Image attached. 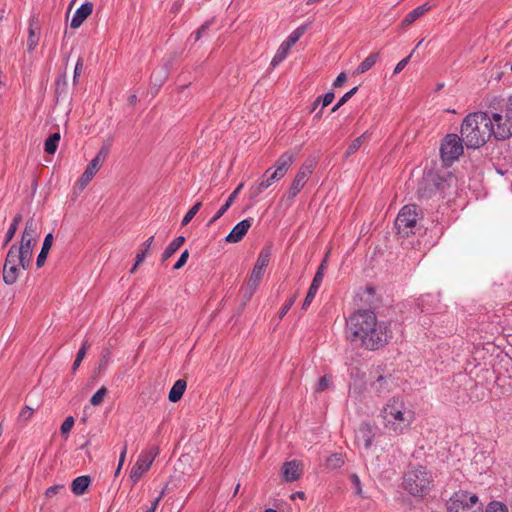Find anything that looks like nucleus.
Instances as JSON below:
<instances>
[{"label": "nucleus", "instance_id": "obj_50", "mask_svg": "<svg viewBox=\"0 0 512 512\" xmlns=\"http://www.w3.org/2000/svg\"><path fill=\"white\" fill-rule=\"evenodd\" d=\"M74 426V418L72 416L67 417L61 425V433L68 434Z\"/></svg>", "mask_w": 512, "mask_h": 512}, {"label": "nucleus", "instance_id": "obj_19", "mask_svg": "<svg viewBox=\"0 0 512 512\" xmlns=\"http://www.w3.org/2000/svg\"><path fill=\"white\" fill-rule=\"evenodd\" d=\"M93 4L91 2L83 3L74 13L71 20V27L78 28L86 20V18L92 13Z\"/></svg>", "mask_w": 512, "mask_h": 512}, {"label": "nucleus", "instance_id": "obj_52", "mask_svg": "<svg viewBox=\"0 0 512 512\" xmlns=\"http://www.w3.org/2000/svg\"><path fill=\"white\" fill-rule=\"evenodd\" d=\"M126 454H127V444L125 443L123 445V448H122L121 453H120L118 466H117V468L115 470V476H118L120 474V471L122 469V466H123L125 458H126Z\"/></svg>", "mask_w": 512, "mask_h": 512}, {"label": "nucleus", "instance_id": "obj_33", "mask_svg": "<svg viewBox=\"0 0 512 512\" xmlns=\"http://www.w3.org/2000/svg\"><path fill=\"white\" fill-rule=\"evenodd\" d=\"M367 139V134L366 133H363L361 136L357 137L356 139H354L351 144L348 146L346 152H345V155L344 157L345 158H349L351 155H353L354 153H356L359 148L363 145V143L366 141Z\"/></svg>", "mask_w": 512, "mask_h": 512}, {"label": "nucleus", "instance_id": "obj_13", "mask_svg": "<svg viewBox=\"0 0 512 512\" xmlns=\"http://www.w3.org/2000/svg\"><path fill=\"white\" fill-rule=\"evenodd\" d=\"M494 131L493 136L498 140H505L512 136V115H508V110H505V114L493 113L490 117Z\"/></svg>", "mask_w": 512, "mask_h": 512}, {"label": "nucleus", "instance_id": "obj_30", "mask_svg": "<svg viewBox=\"0 0 512 512\" xmlns=\"http://www.w3.org/2000/svg\"><path fill=\"white\" fill-rule=\"evenodd\" d=\"M291 49V46L283 41L279 48L277 49L274 57L272 58V61L270 65L272 67L278 66L288 55L289 50Z\"/></svg>", "mask_w": 512, "mask_h": 512}, {"label": "nucleus", "instance_id": "obj_21", "mask_svg": "<svg viewBox=\"0 0 512 512\" xmlns=\"http://www.w3.org/2000/svg\"><path fill=\"white\" fill-rule=\"evenodd\" d=\"M391 384H392V378L390 375L389 376L380 375L371 384V387L378 396H382L390 391Z\"/></svg>", "mask_w": 512, "mask_h": 512}, {"label": "nucleus", "instance_id": "obj_14", "mask_svg": "<svg viewBox=\"0 0 512 512\" xmlns=\"http://www.w3.org/2000/svg\"><path fill=\"white\" fill-rule=\"evenodd\" d=\"M157 454L158 449L153 448L149 452L139 455L130 472V478L133 483H137L143 474L149 470Z\"/></svg>", "mask_w": 512, "mask_h": 512}, {"label": "nucleus", "instance_id": "obj_29", "mask_svg": "<svg viewBox=\"0 0 512 512\" xmlns=\"http://www.w3.org/2000/svg\"><path fill=\"white\" fill-rule=\"evenodd\" d=\"M185 242L184 236L175 238L164 250L162 254V261L169 259Z\"/></svg>", "mask_w": 512, "mask_h": 512}, {"label": "nucleus", "instance_id": "obj_3", "mask_svg": "<svg viewBox=\"0 0 512 512\" xmlns=\"http://www.w3.org/2000/svg\"><path fill=\"white\" fill-rule=\"evenodd\" d=\"M493 122L487 112L468 114L461 125V136L467 148H479L492 136Z\"/></svg>", "mask_w": 512, "mask_h": 512}, {"label": "nucleus", "instance_id": "obj_12", "mask_svg": "<svg viewBox=\"0 0 512 512\" xmlns=\"http://www.w3.org/2000/svg\"><path fill=\"white\" fill-rule=\"evenodd\" d=\"M35 244V240L22 237L19 246L13 244L8 250L9 252H14V255L17 256L19 265L23 270H27L30 267Z\"/></svg>", "mask_w": 512, "mask_h": 512}, {"label": "nucleus", "instance_id": "obj_47", "mask_svg": "<svg viewBox=\"0 0 512 512\" xmlns=\"http://www.w3.org/2000/svg\"><path fill=\"white\" fill-rule=\"evenodd\" d=\"M110 363V351L105 349L102 351L101 358L99 361V370L105 369Z\"/></svg>", "mask_w": 512, "mask_h": 512}, {"label": "nucleus", "instance_id": "obj_53", "mask_svg": "<svg viewBox=\"0 0 512 512\" xmlns=\"http://www.w3.org/2000/svg\"><path fill=\"white\" fill-rule=\"evenodd\" d=\"M188 257H189L188 250L183 251L182 254L180 255L179 259L175 263L173 269L178 270V269L182 268L186 264Z\"/></svg>", "mask_w": 512, "mask_h": 512}, {"label": "nucleus", "instance_id": "obj_43", "mask_svg": "<svg viewBox=\"0 0 512 512\" xmlns=\"http://www.w3.org/2000/svg\"><path fill=\"white\" fill-rule=\"evenodd\" d=\"M107 394V389L101 387L90 399V403L94 406L100 405Z\"/></svg>", "mask_w": 512, "mask_h": 512}, {"label": "nucleus", "instance_id": "obj_64", "mask_svg": "<svg viewBox=\"0 0 512 512\" xmlns=\"http://www.w3.org/2000/svg\"><path fill=\"white\" fill-rule=\"evenodd\" d=\"M296 497H299L301 499L305 498V493L302 491H297L294 494L291 495V499H295Z\"/></svg>", "mask_w": 512, "mask_h": 512}, {"label": "nucleus", "instance_id": "obj_54", "mask_svg": "<svg viewBox=\"0 0 512 512\" xmlns=\"http://www.w3.org/2000/svg\"><path fill=\"white\" fill-rule=\"evenodd\" d=\"M411 56L412 53H410L406 58L402 59L400 62L397 63V65L394 68V74L400 73L407 66Z\"/></svg>", "mask_w": 512, "mask_h": 512}, {"label": "nucleus", "instance_id": "obj_24", "mask_svg": "<svg viewBox=\"0 0 512 512\" xmlns=\"http://www.w3.org/2000/svg\"><path fill=\"white\" fill-rule=\"evenodd\" d=\"M53 243V235L51 233H48L43 241L42 248L40 253L38 254L36 265L38 268L42 267L47 259V255L49 253V250L52 247Z\"/></svg>", "mask_w": 512, "mask_h": 512}, {"label": "nucleus", "instance_id": "obj_37", "mask_svg": "<svg viewBox=\"0 0 512 512\" xmlns=\"http://www.w3.org/2000/svg\"><path fill=\"white\" fill-rule=\"evenodd\" d=\"M202 206V203L200 201L196 202L185 214L181 221L182 226H186L190 221L194 218V216L198 213Z\"/></svg>", "mask_w": 512, "mask_h": 512}, {"label": "nucleus", "instance_id": "obj_20", "mask_svg": "<svg viewBox=\"0 0 512 512\" xmlns=\"http://www.w3.org/2000/svg\"><path fill=\"white\" fill-rule=\"evenodd\" d=\"M244 184L240 183L237 188L229 195L225 203L219 208L215 215L208 221L207 226L214 224L219 218H221L226 211L231 207L238 193L242 190Z\"/></svg>", "mask_w": 512, "mask_h": 512}, {"label": "nucleus", "instance_id": "obj_45", "mask_svg": "<svg viewBox=\"0 0 512 512\" xmlns=\"http://www.w3.org/2000/svg\"><path fill=\"white\" fill-rule=\"evenodd\" d=\"M485 512H508L507 506L499 501H492L488 504Z\"/></svg>", "mask_w": 512, "mask_h": 512}, {"label": "nucleus", "instance_id": "obj_51", "mask_svg": "<svg viewBox=\"0 0 512 512\" xmlns=\"http://www.w3.org/2000/svg\"><path fill=\"white\" fill-rule=\"evenodd\" d=\"M295 301H296V295L292 296L289 300H287V302L282 306V308L279 312L280 319L283 318L288 313V311L293 306Z\"/></svg>", "mask_w": 512, "mask_h": 512}, {"label": "nucleus", "instance_id": "obj_17", "mask_svg": "<svg viewBox=\"0 0 512 512\" xmlns=\"http://www.w3.org/2000/svg\"><path fill=\"white\" fill-rule=\"evenodd\" d=\"M374 437V428L367 422L361 423L355 434L356 442L358 444H363L365 449H369L371 447Z\"/></svg>", "mask_w": 512, "mask_h": 512}, {"label": "nucleus", "instance_id": "obj_39", "mask_svg": "<svg viewBox=\"0 0 512 512\" xmlns=\"http://www.w3.org/2000/svg\"><path fill=\"white\" fill-rule=\"evenodd\" d=\"M33 413H34L33 408H31L30 406H25L20 411L17 421L21 424H26L33 416Z\"/></svg>", "mask_w": 512, "mask_h": 512}, {"label": "nucleus", "instance_id": "obj_61", "mask_svg": "<svg viewBox=\"0 0 512 512\" xmlns=\"http://www.w3.org/2000/svg\"><path fill=\"white\" fill-rule=\"evenodd\" d=\"M208 28V23L203 24L200 29L196 33V40H198L201 37V34Z\"/></svg>", "mask_w": 512, "mask_h": 512}, {"label": "nucleus", "instance_id": "obj_38", "mask_svg": "<svg viewBox=\"0 0 512 512\" xmlns=\"http://www.w3.org/2000/svg\"><path fill=\"white\" fill-rule=\"evenodd\" d=\"M306 30V26L296 28L285 40L291 47L301 38Z\"/></svg>", "mask_w": 512, "mask_h": 512}, {"label": "nucleus", "instance_id": "obj_60", "mask_svg": "<svg viewBox=\"0 0 512 512\" xmlns=\"http://www.w3.org/2000/svg\"><path fill=\"white\" fill-rule=\"evenodd\" d=\"M161 498H162V494H161V495H159V496H158V497L153 501V503H152L151 507H150V508H148L145 512H155L156 508H157V507H158V505H159V502H160Z\"/></svg>", "mask_w": 512, "mask_h": 512}, {"label": "nucleus", "instance_id": "obj_63", "mask_svg": "<svg viewBox=\"0 0 512 512\" xmlns=\"http://www.w3.org/2000/svg\"><path fill=\"white\" fill-rule=\"evenodd\" d=\"M506 109L508 110V115H512V94L508 98V103H507Z\"/></svg>", "mask_w": 512, "mask_h": 512}, {"label": "nucleus", "instance_id": "obj_55", "mask_svg": "<svg viewBox=\"0 0 512 512\" xmlns=\"http://www.w3.org/2000/svg\"><path fill=\"white\" fill-rule=\"evenodd\" d=\"M350 478H351L352 485L355 489V493L357 495H361L362 489H361V482H360L359 477L356 474H352Z\"/></svg>", "mask_w": 512, "mask_h": 512}, {"label": "nucleus", "instance_id": "obj_41", "mask_svg": "<svg viewBox=\"0 0 512 512\" xmlns=\"http://www.w3.org/2000/svg\"><path fill=\"white\" fill-rule=\"evenodd\" d=\"M358 90V87H353L351 90L346 92L334 105L332 108V112L337 111L341 106H343Z\"/></svg>", "mask_w": 512, "mask_h": 512}, {"label": "nucleus", "instance_id": "obj_59", "mask_svg": "<svg viewBox=\"0 0 512 512\" xmlns=\"http://www.w3.org/2000/svg\"><path fill=\"white\" fill-rule=\"evenodd\" d=\"M346 81V74L344 72L340 73L337 78L333 82L334 87H340Z\"/></svg>", "mask_w": 512, "mask_h": 512}, {"label": "nucleus", "instance_id": "obj_58", "mask_svg": "<svg viewBox=\"0 0 512 512\" xmlns=\"http://www.w3.org/2000/svg\"><path fill=\"white\" fill-rule=\"evenodd\" d=\"M334 93L328 92L324 96H321L322 107L330 105L334 100Z\"/></svg>", "mask_w": 512, "mask_h": 512}, {"label": "nucleus", "instance_id": "obj_9", "mask_svg": "<svg viewBox=\"0 0 512 512\" xmlns=\"http://www.w3.org/2000/svg\"><path fill=\"white\" fill-rule=\"evenodd\" d=\"M452 181H454L452 175H448L447 178L440 175H429L419 184L417 192L421 198H429L437 191L443 193Z\"/></svg>", "mask_w": 512, "mask_h": 512}, {"label": "nucleus", "instance_id": "obj_8", "mask_svg": "<svg viewBox=\"0 0 512 512\" xmlns=\"http://www.w3.org/2000/svg\"><path fill=\"white\" fill-rule=\"evenodd\" d=\"M271 258V248L270 247H264L256 260V263L252 269L250 278L248 280L247 286H246V294L248 298L252 296V294L256 291L258 288L260 281L263 278L264 271L266 267L268 266Z\"/></svg>", "mask_w": 512, "mask_h": 512}, {"label": "nucleus", "instance_id": "obj_32", "mask_svg": "<svg viewBox=\"0 0 512 512\" xmlns=\"http://www.w3.org/2000/svg\"><path fill=\"white\" fill-rule=\"evenodd\" d=\"M378 53H372L370 54L365 60H363L359 66L356 69V72L358 74L365 73L366 71L370 70L374 64L376 63L378 59Z\"/></svg>", "mask_w": 512, "mask_h": 512}, {"label": "nucleus", "instance_id": "obj_5", "mask_svg": "<svg viewBox=\"0 0 512 512\" xmlns=\"http://www.w3.org/2000/svg\"><path fill=\"white\" fill-rule=\"evenodd\" d=\"M294 161V155L290 153H284L282 154L275 163V169L272 170V168H268L264 174L262 175L261 179L258 181L257 184L253 185L250 188L251 196L257 197L259 196L264 190L269 188L273 183L281 180L287 171L289 170L290 166L292 165Z\"/></svg>", "mask_w": 512, "mask_h": 512}, {"label": "nucleus", "instance_id": "obj_42", "mask_svg": "<svg viewBox=\"0 0 512 512\" xmlns=\"http://www.w3.org/2000/svg\"><path fill=\"white\" fill-rule=\"evenodd\" d=\"M319 287L311 284L310 287H309V290L307 292V295L304 299V302H303V305H302V309H307V307L311 304V302L313 301L317 291H318Z\"/></svg>", "mask_w": 512, "mask_h": 512}, {"label": "nucleus", "instance_id": "obj_31", "mask_svg": "<svg viewBox=\"0 0 512 512\" xmlns=\"http://www.w3.org/2000/svg\"><path fill=\"white\" fill-rule=\"evenodd\" d=\"M61 139L60 133L51 134L45 141L44 150L47 154L53 155L58 147V143Z\"/></svg>", "mask_w": 512, "mask_h": 512}, {"label": "nucleus", "instance_id": "obj_15", "mask_svg": "<svg viewBox=\"0 0 512 512\" xmlns=\"http://www.w3.org/2000/svg\"><path fill=\"white\" fill-rule=\"evenodd\" d=\"M20 268L22 267L19 265V259L17 256L14 255V252L8 251L3 267L4 283L7 285H13L20 275Z\"/></svg>", "mask_w": 512, "mask_h": 512}, {"label": "nucleus", "instance_id": "obj_2", "mask_svg": "<svg viewBox=\"0 0 512 512\" xmlns=\"http://www.w3.org/2000/svg\"><path fill=\"white\" fill-rule=\"evenodd\" d=\"M384 428L399 436L410 429L415 420V412L401 396L391 397L380 411Z\"/></svg>", "mask_w": 512, "mask_h": 512}, {"label": "nucleus", "instance_id": "obj_46", "mask_svg": "<svg viewBox=\"0 0 512 512\" xmlns=\"http://www.w3.org/2000/svg\"><path fill=\"white\" fill-rule=\"evenodd\" d=\"M325 262L326 260H324L321 265L319 266L314 278H313V281L311 284L317 286V287H320L322 281H323V278H324V269H325Z\"/></svg>", "mask_w": 512, "mask_h": 512}, {"label": "nucleus", "instance_id": "obj_18", "mask_svg": "<svg viewBox=\"0 0 512 512\" xmlns=\"http://www.w3.org/2000/svg\"><path fill=\"white\" fill-rule=\"evenodd\" d=\"M282 476L286 482H293L302 475V464L297 460L285 462L281 469Z\"/></svg>", "mask_w": 512, "mask_h": 512}, {"label": "nucleus", "instance_id": "obj_49", "mask_svg": "<svg viewBox=\"0 0 512 512\" xmlns=\"http://www.w3.org/2000/svg\"><path fill=\"white\" fill-rule=\"evenodd\" d=\"M37 44H38V37L34 33V30L32 28H29V37H28V40H27L28 50L29 51L34 50L35 47L37 46Z\"/></svg>", "mask_w": 512, "mask_h": 512}, {"label": "nucleus", "instance_id": "obj_1", "mask_svg": "<svg viewBox=\"0 0 512 512\" xmlns=\"http://www.w3.org/2000/svg\"><path fill=\"white\" fill-rule=\"evenodd\" d=\"M346 334L351 343L367 350L383 347L391 338L385 322H379L371 310H359L346 321Z\"/></svg>", "mask_w": 512, "mask_h": 512}, {"label": "nucleus", "instance_id": "obj_23", "mask_svg": "<svg viewBox=\"0 0 512 512\" xmlns=\"http://www.w3.org/2000/svg\"><path fill=\"white\" fill-rule=\"evenodd\" d=\"M431 6L428 3L416 7L414 10L409 12L402 21L403 26H409L415 22L419 17L424 15L425 12L430 10Z\"/></svg>", "mask_w": 512, "mask_h": 512}, {"label": "nucleus", "instance_id": "obj_40", "mask_svg": "<svg viewBox=\"0 0 512 512\" xmlns=\"http://www.w3.org/2000/svg\"><path fill=\"white\" fill-rule=\"evenodd\" d=\"M110 151V145L104 144L100 150L98 151L97 155L92 159L94 162H97L100 166H102L103 162L106 160L108 154Z\"/></svg>", "mask_w": 512, "mask_h": 512}, {"label": "nucleus", "instance_id": "obj_57", "mask_svg": "<svg viewBox=\"0 0 512 512\" xmlns=\"http://www.w3.org/2000/svg\"><path fill=\"white\" fill-rule=\"evenodd\" d=\"M83 69V59L80 57L78 58L75 69H74V75H73V82L76 83L77 78L80 76Z\"/></svg>", "mask_w": 512, "mask_h": 512}, {"label": "nucleus", "instance_id": "obj_36", "mask_svg": "<svg viewBox=\"0 0 512 512\" xmlns=\"http://www.w3.org/2000/svg\"><path fill=\"white\" fill-rule=\"evenodd\" d=\"M90 347V344L88 343V341H85L83 342L82 346L80 347L78 353H77V356H76V359L72 365V370L73 371H76L77 368L80 366L82 360L84 359L86 353H87V350L89 349Z\"/></svg>", "mask_w": 512, "mask_h": 512}, {"label": "nucleus", "instance_id": "obj_28", "mask_svg": "<svg viewBox=\"0 0 512 512\" xmlns=\"http://www.w3.org/2000/svg\"><path fill=\"white\" fill-rule=\"evenodd\" d=\"M168 77V68L166 65L156 68L151 74V83L156 87H161Z\"/></svg>", "mask_w": 512, "mask_h": 512}, {"label": "nucleus", "instance_id": "obj_22", "mask_svg": "<svg viewBox=\"0 0 512 512\" xmlns=\"http://www.w3.org/2000/svg\"><path fill=\"white\" fill-rule=\"evenodd\" d=\"M90 483L91 478L89 476H78L72 481L71 490L77 496L83 495Z\"/></svg>", "mask_w": 512, "mask_h": 512}, {"label": "nucleus", "instance_id": "obj_6", "mask_svg": "<svg viewBox=\"0 0 512 512\" xmlns=\"http://www.w3.org/2000/svg\"><path fill=\"white\" fill-rule=\"evenodd\" d=\"M419 209L414 204L405 205L399 211L395 228L401 237H408L415 234L418 229Z\"/></svg>", "mask_w": 512, "mask_h": 512}, {"label": "nucleus", "instance_id": "obj_62", "mask_svg": "<svg viewBox=\"0 0 512 512\" xmlns=\"http://www.w3.org/2000/svg\"><path fill=\"white\" fill-rule=\"evenodd\" d=\"M153 240H154V236H151L150 238H148L145 243H144V250H149L152 243H153Z\"/></svg>", "mask_w": 512, "mask_h": 512}, {"label": "nucleus", "instance_id": "obj_35", "mask_svg": "<svg viewBox=\"0 0 512 512\" xmlns=\"http://www.w3.org/2000/svg\"><path fill=\"white\" fill-rule=\"evenodd\" d=\"M344 464V457L340 453H335L330 455L327 458L326 465L329 469H337L343 466Z\"/></svg>", "mask_w": 512, "mask_h": 512}, {"label": "nucleus", "instance_id": "obj_48", "mask_svg": "<svg viewBox=\"0 0 512 512\" xmlns=\"http://www.w3.org/2000/svg\"><path fill=\"white\" fill-rule=\"evenodd\" d=\"M62 491H65V486L63 484H57L47 488L45 495L48 498H52L53 496Z\"/></svg>", "mask_w": 512, "mask_h": 512}, {"label": "nucleus", "instance_id": "obj_44", "mask_svg": "<svg viewBox=\"0 0 512 512\" xmlns=\"http://www.w3.org/2000/svg\"><path fill=\"white\" fill-rule=\"evenodd\" d=\"M332 385V379L330 376L324 375L321 377L316 386V392H322L329 389Z\"/></svg>", "mask_w": 512, "mask_h": 512}, {"label": "nucleus", "instance_id": "obj_27", "mask_svg": "<svg viewBox=\"0 0 512 512\" xmlns=\"http://www.w3.org/2000/svg\"><path fill=\"white\" fill-rule=\"evenodd\" d=\"M100 165L97 164V162H94L93 160L90 161L88 166L86 167L84 173L79 179V183L82 187H85L94 177V175L99 171Z\"/></svg>", "mask_w": 512, "mask_h": 512}, {"label": "nucleus", "instance_id": "obj_16", "mask_svg": "<svg viewBox=\"0 0 512 512\" xmlns=\"http://www.w3.org/2000/svg\"><path fill=\"white\" fill-rule=\"evenodd\" d=\"M253 219L246 218L239 223H237L231 230V232L226 236L225 240L228 243H238L240 242L250 227L252 226Z\"/></svg>", "mask_w": 512, "mask_h": 512}, {"label": "nucleus", "instance_id": "obj_56", "mask_svg": "<svg viewBox=\"0 0 512 512\" xmlns=\"http://www.w3.org/2000/svg\"><path fill=\"white\" fill-rule=\"evenodd\" d=\"M146 255H147V250H142L140 253H138L136 255L135 264H134V266L132 267V269L130 271L131 273L135 272L137 266L140 265L145 260Z\"/></svg>", "mask_w": 512, "mask_h": 512}, {"label": "nucleus", "instance_id": "obj_10", "mask_svg": "<svg viewBox=\"0 0 512 512\" xmlns=\"http://www.w3.org/2000/svg\"><path fill=\"white\" fill-rule=\"evenodd\" d=\"M462 139L456 134H448L440 147V156L446 166L451 165L463 153Z\"/></svg>", "mask_w": 512, "mask_h": 512}, {"label": "nucleus", "instance_id": "obj_25", "mask_svg": "<svg viewBox=\"0 0 512 512\" xmlns=\"http://www.w3.org/2000/svg\"><path fill=\"white\" fill-rule=\"evenodd\" d=\"M186 386H187V384H186L185 380H183V379L177 380L173 384V386L169 392V395H168L169 400L173 403L178 402L182 398V396L185 392Z\"/></svg>", "mask_w": 512, "mask_h": 512}, {"label": "nucleus", "instance_id": "obj_4", "mask_svg": "<svg viewBox=\"0 0 512 512\" xmlns=\"http://www.w3.org/2000/svg\"><path fill=\"white\" fill-rule=\"evenodd\" d=\"M433 477L426 467H410L403 475L402 487L413 497H424L430 491Z\"/></svg>", "mask_w": 512, "mask_h": 512}, {"label": "nucleus", "instance_id": "obj_34", "mask_svg": "<svg viewBox=\"0 0 512 512\" xmlns=\"http://www.w3.org/2000/svg\"><path fill=\"white\" fill-rule=\"evenodd\" d=\"M22 220V216L20 214H17L14 219L12 220L7 232H6V235H5V240H4V245L8 244L14 237L17 229H18V225L19 223L21 222Z\"/></svg>", "mask_w": 512, "mask_h": 512}, {"label": "nucleus", "instance_id": "obj_26", "mask_svg": "<svg viewBox=\"0 0 512 512\" xmlns=\"http://www.w3.org/2000/svg\"><path fill=\"white\" fill-rule=\"evenodd\" d=\"M38 231H39V221L36 220L34 217H31L26 221L22 237L33 239V240L37 241Z\"/></svg>", "mask_w": 512, "mask_h": 512}, {"label": "nucleus", "instance_id": "obj_11", "mask_svg": "<svg viewBox=\"0 0 512 512\" xmlns=\"http://www.w3.org/2000/svg\"><path fill=\"white\" fill-rule=\"evenodd\" d=\"M314 160H307L299 168L294 180L291 183L289 190L287 191L288 200H293L299 192L304 188L307 180L312 175L315 168Z\"/></svg>", "mask_w": 512, "mask_h": 512}, {"label": "nucleus", "instance_id": "obj_7", "mask_svg": "<svg viewBox=\"0 0 512 512\" xmlns=\"http://www.w3.org/2000/svg\"><path fill=\"white\" fill-rule=\"evenodd\" d=\"M448 512H482V504L477 495L467 491L455 492L447 506Z\"/></svg>", "mask_w": 512, "mask_h": 512}]
</instances>
